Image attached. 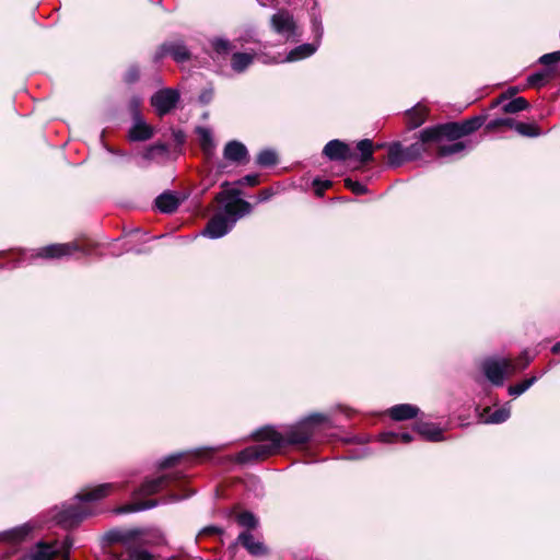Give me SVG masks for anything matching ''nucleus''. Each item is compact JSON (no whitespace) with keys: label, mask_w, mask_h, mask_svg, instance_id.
Listing matches in <instances>:
<instances>
[{"label":"nucleus","mask_w":560,"mask_h":560,"mask_svg":"<svg viewBox=\"0 0 560 560\" xmlns=\"http://www.w3.org/2000/svg\"><path fill=\"white\" fill-rule=\"evenodd\" d=\"M331 427L327 415L313 413L293 425L285 427L281 432L272 427L261 428L254 434L258 443L241 451L237 462L249 463L273 455L289 445H304Z\"/></svg>","instance_id":"1"},{"label":"nucleus","mask_w":560,"mask_h":560,"mask_svg":"<svg viewBox=\"0 0 560 560\" xmlns=\"http://www.w3.org/2000/svg\"><path fill=\"white\" fill-rule=\"evenodd\" d=\"M221 209L208 221L202 235L217 240L226 235L244 215L252 212V205L241 198V190L225 189L215 197Z\"/></svg>","instance_id":"2"},{"label":"nucleus","mask_w":560,"mask_h":560,"mask_svg":"<svg viewBox=\"0 0 560 560\" xmlns=\"http://www.w3.org/2000/svg\"><path fill=\"white\" fill-rule=\"evenodd\" d=\"M116 488L117 483L108 482L78 493L74 497L77 503H63L61 506L55 508L52 521L66 529L78 526L86 516L91 515V511L81 504L102 500Z\"/></svg>","instance_id":"3"},{"label":"nucleus","mask_w":560,"mask_h":560,"mask_svg":"<svg viewBox=\"0 0 560 560\" xmlns=\"http://www.w3.org/2000/svg\"><path fill=\"white\" fill-rule=\"evenodd\" d=\"M481 370L488 381L494 386H502L505 377L516 372L513 361L501 357L485 359L481 363Z\"/></svg>","instance_id":"4"},{"label":"nucleus","mask_w":560,"mask_h":560,"mask_svg":"<svg viewBox=\"0 0 560 560\" xmlns=\"http://www.w3.org/2000/svg\"><path fill=\"white\" fill-rule=\"evenodd\" d=\"M313 27H314V32H315V42L314 43H306V44H302L300 46H296L295 48H293L292 50L289 51V54L285 56L284 59L281 60L282 61H287V62H293V61H299V60H302V59H305L307 57H311L312 55H314L316 52V50L318 49L319 47V42H320V38L323 36V25H322V22L320 20H317V19H314L313 20ZM260 60L262 63H278L280 62V60H278L277 58H268L267 56H260Z\"/></svg>","instance_id":"5"},{"label":"nucleus","mask_w":560,"mask_h":560,"mask_svg":"<svg viewBox=\"0 0 560 560\" xmlns=\"http://www.w3.org/2000/svg\"><path fill=\"white\" fill-rule=\"evenodd\" d=\"M271 30L287 40L300 36L293 14L287 9H280L270 18Z\"/></svg>","instance_id":"6"},{"label":"nucleus","mask_w":560,"mask_h":560,"mask_svg":"<svg viewBox=\"0 0 560 560\" xmlns=\"http://www.w3.org/2000/svg\"><path fill=\"white\" fill-rule=\"evenodd\" d=\"M180 101V93L177 89L164 88L158 90L150 98V104L159 117L173 112Z\"/></svg>","instance_id":"7"},{"label":"nucleus","mask_w":560,"mask_h":560,"mask_svg":"<svg viewBox=\"0 0 560 560\" xmlns=\"http://www.w3.org/2000/svg\"><path fill=\"white\" fill-rule=\"evenodd\" d=\"M171 56L176 62H185L190 59L191 54L182 39L163 43L154 52L153 61L160 62L164 57Z\"/></svg>","instance_id":"8"},{"label":"nucleus","mask_w":560,"mask_h":560,"mask_svg":"<svg viewBox=\"0 0 560 560\" xmlns=\"http://www.w3.org/2000/svg\"><path fill=\"white\" fill-rule=\"evenodd\" d=\"M75 252H82L84 255L90 254V249L80 246L77 242L63 243V244H51L44 246L38 249L36 257L40 258H62L69 257Z\"/></svg>","instance_id":"9"},{"label":"nucleus","mask_w":560,"mask_h":560,"mask_svg":"<svg viewBox=\"0 0 560 560\" xmlns=\"http://www.w3.org/2000/svg\"><path fill=\"white\" fill-rule=\"evenodd\" d=\"M422 135L425 139H434L435 142L442 138L448 140H457L463 136L459 122H446L432 127L424 128Z\"/></svg>","instance_id":"10"},{"label":"nucleus","mask_w":560,"mask_h":560,"mask_svg":"<svg viewBox=\"0 0 560 560\" xmlns=\"http://www.w3.org/2000/svg\"><path fill=\"white\" fill-rule=\"evenodd\" d=\"M238 545H242L252 556H262L267 553V548L264 542L248 530L240 533L236 540L230 544L229 552L234 555Z\"/></svg>","instance_id":"11"},{"label":"nucleus","mask_w":560,"mask_h":560,"mask_svg":"<svg viewBox=\"0 0 560 560\" xmlns=\"http://www.w3.org/2000/svg\"><path fill=\"white\" fill-rule=\"evenodd\" d=\"M135 542L141 546L160 547L167 545V538L159 527L135 528Z\"/></svg>","instance_id":"12"},{"label":"nucleus","mask_w":560,"mask_h":560,"mask_svg":"<svg viewBox=\"0 0 560 560\" xmlns=\"http://www.w3.org/2000/svg\"><path fill=\"white\" fill-rule=\"evenodd\" d=\"M178 474L172 472L159 476L156 478L147 479L139 490L137 491L138 495H151L155 494L160 491H162L164 488H166L171 482L177 480Z\"/></svg>","instance_id":"13"},{"label":"nucleus","mask_w":560,"mask_h":560,"mask_svg":"<svg viewBox=\"0 0 560 560\" xmlns=\"http://www.w3.org/2000/svg\"><path fill=\"white\" fill-rule=\"evenodd\" d=\"M170 156L168 145L165 143H155L147 147L142 153L141 159L142 162L138 163L140 167H145L150 163H163L167 161Z\"/></svg>","instance_id":"14"},{"label":"nucleus","mask_w":560,"mask_h":560,"mask_svg":"<svg viewBox=\"0 0 560 560\" xmlns=\"http://www.w3.org/2000/svg\"><path fill=\"white\" fill-rule=\"evenodd\" d=\"M323 154L330 161H346L351 158L349 145L338 139L328 141L323 149Z\"/></svg>","instance_id":"15"},{"label":"nucleus","mask_w":560,"mask_h":560,"mask_svg":"<svg viewBox=\"0 0 560 560\" xmlns=\"http://www.w3.org/2000/svg\"><path fill=\"white\" fill-rule=\"evenodd\" d=\"M223 156L226 161L244 164L248 161V150L242 142L232 140L225 144Z\"/></svg>","instance_id":"16"},{"label":"nucleus","mask_w":560,"mask_h":560,"mask_svg":"<svg viewBox=\"0 0 560 560\" xmlns=\"http://www.w3.org/2000/svg\"><path fill=\"white\" fill-rule=\"evenodd\" d=\"M184 199L185 198H180L177 192L167 190L156 197L155 206L162 213H173L177 210Z\"/></svg>","instance_id":"17"},{"label":"nucleus","mask_w":560,"mask_h":560,"mask_svg":"<svg viewBox=\"0 0 560 560\" xmlns=\"http://www.w3.org/2000/svg\"><path fill=\"white\" fill-rule=\"evenodd\" d=\"M152 127H150L137 112L133 116V124L129 130V139L131 141H145L152 138Z\"/></svg>","instance_id":"18"},{"label":"nucleus","mask_w":560,"mask_h":560,"mask_svg":"<svg viewBox=\"0 0 560 560\" xmlns=\"http://www.w3.org/2000/svg\"><path fill=\"white\" fill-rule=\"evenodd\" d=\"M124 551L127 553L126 557L122 553H113V560H156L155 557L139 542L130 544Z\"/></svg>","instance_id":"19"},{"label":"nucleus","mask_w":560,"mask_h":560,"mask_svg":"<svg viewBox=\"0 0 560 560\" xmlns=\"http://www.w3.org/2000/svg\"><path fill=\"white\" fill-rule=\"evenodd\" d=\"M435 142L434 139H425L422 130L419 132V140L406 148L408 161L420 159L423 154L429 153L431 143Z\"/></svg>","instance_id":"20"},{"label":"nucleus","mask_w":560,"mask_h":560,"mask_svg":"<svg viewBox=\"0 0 560 560\" xmlns=\"http://www.w3.org/2000/svg\"><path fill=\"white\" fill-rule=\"evenodd\" d=\"M57 552L58 550L54 546L39 541L27 555L19 560H52Z\"/></svg>","instance_id":"21"},{"label":"nucleus","mask_w":560,"mask_h":560,"mask_svg":"<svg viewBox=\"0 0 560 560\" xmlns=\"http://www.w3.org/2000/svg\"><path fill=\"white\" fill-rule=\"evenodd\" d=\"M420 409L411 404H399L388 410L389 417L395 421L413 419L418 416Z\"/></svg>","instance_id":"22"},{"label":"nucleus","mask_w":560,"mask_h":560,"mask_svg":"<svg viewBox=\"0 0 560 560\" xmlns=\"http://www.w3.org/2000/svg\"><path fill=\"white\" fill-rule=\"evenodd\" d=\"M428 108L421 104H417L412 108L406 110V124L409 130L420 127L427 120Z\"/></svg>","instance_id":"23"},{"label":"nucleus","mask_w":560,"mask_h":560,"mask_svg":"<svg viewBox=\"0 0 560 560\" xmlns=\"http://www.w3.org/2000/svg\"><path fill=\"white\" fill-rule=\"evenodd\" d=\"M196 132L199 137V144L207 158H212L215 151V141L212 131L206 127H198Z\"/></svg>","instance_id":"24"},{"label":"nucleus","mask_w":560,"mask_h":560,"mask_svg":"<svg viewBox=\"0 0 560 560\" xmlns=\"http://www.w3.org/2000/svg\"><path fill=\"white\" fill-rule=\"evenodd\" d=\"M258 55L255 52H234L231 57V68L236 73H243L254 62Z\"/></svg>","instance_id":"25"},{"label":"nucleus","mask_w":560,"mask_h":560,"mask_svg":"<svg viewBox=\"0 0 560 560\" xmlns=\"http://www.w3.org/2000/svg\"><path fill=\"white\" fill-rule=\"evenodd\" d=\"M416 431L425 440L431 442H440L444 440V434L441 428L433 423L422 422L415 427Z\"/></svg>","instance_id":"26"},{"label":"nucleus","mask_w":560,"mask_h":560,"mask_svg":"<svg viewBox=\"0 0 560 560\" xmlns=\"http://www.w3.org/2000/svg\"><path fill=\"white\" fill-rule=\"evenodd\" d=\"M34 529V526L31 523H25L21 526L11 528L9 530H5L3 533H0V537L3 540H8L11 542H19L23 540L32 530Z\"/></svg>","instance_id":"27"},{"label":"nucleus","mask_w":560,"mask_h":560,"mask_svg":"<svg viewBox=\"0 0 560 560\" xmlns=\"http://www.w3.org/2000/svg\"><path fill=\"white\" fill-rule=\"evenodd\" d=\"M405 162H409L406 154V148H404L400 142H394L389 144L388 165L392 167H397Z\"/></svg>","instance_id":"28"},{"label":"nucleus","mask_w":560,"mask_h":560,"mask_svg":"<svg viewBox=\"0 0 560 560\" xmlns=\"http://www.w3.org/2000/svg\"><path fill=\"white\" fill-rule=\"evenodd\" d=\"M106 538L110 542H120L124 550L135 542V528L131 529H113L107 533Z\"/></svg>","instance_id":"29"},{"label":"nucleus","mask_w":560,"mask_h":560,"mask_svg":"<svg viewBox=\"0 0 560 560\" xmlns=\"http://www.w3.org/2000/svg\"><path fill=\"white\" fill-rule=\"evenodd\" d=\"M497 103L498 104L503 103L502 110L504 113H509V114H514V113L525 110L529 106L528 102L522 96L515 97L513 100H508L504 95H502L501 98H499L497 101Z\"/></svg>","instance_id":"30"},{"label":"nucleus","mask_w":560,"mask_h":560,"mask_svg":"<svg viewBox=\"0 0 560 560\" xmlns=\"http://www.w3.org/2000/svg\"><path fill=\"white\" fill-rule=\"evenodd\" d=\"M209 43L213 51L219 56H226L234 48L232 42L225 37L215 36Z\"/></svg>","instance_id":"31"},{"label":"nucleus","mask_w":560,"mask_h":560,"mask_svg":"<svg viewBox=\"0 0 560 560\" xmlns=\"http://www.w3.org/2000/svg\"><path fill=\"white\" fill-rule=\"evenodd\" d=\"M467 148H471L470 142L466 143L463 141H457L452 144L441 145L438 149V156L444 158V156L455 155V154L462 153Z\"/></svg>","instance_id":"32"},{"label":"nucleus","mask_w":560,"mask_h":560,"mask_svg":"<svg viewBox=\"0 0 560 560\" xmlns=\"http://www.w3.org/2000/svg\"><path fill=\"white\" fill-rule=\"evenodd\" d=\"M485 116H474L459 122L463 136H468L478 130L485 124Z\"/></svg>","instance_id":"33"},{"label":"nucleus","mask_w":560,"mask_h":560,"mask_svg":"<svg viewBox=\"0 0 560 560\" xmlns=\"http://www.w3.org/2000/svg\"><path fill=\"white\" fill-rule=\"evenodd\" d=\"M278 162L277 152L272 149H264L259 152L256 159L257 165L261 167H270Z\"/></svg>","instance_id":"34"},{"label":"nucleus","mask_w":560,"mask_h":560,"mask_svg":"<svg viewBox=\"0 0 560 560\" xmlns=\"http://www.w3.org/2000/svg\"><path fill=\"white\" fill-rule=\"evenodd\" d=\"M511 416V407L509 404H505L501 408L492 411L488 418L485 420L486 423H503L505 422Z\"/></svg>","instance_id":"35"},{"label":"nucleus","mask_w":560,"mask_h":560,"mask_svg":"<svg viewBox=\"0 0 560 560\" xmlns=\"http://www.w3.org/2000/svg\"><path fill=\"white\" fill-rule=\"evenodd\" d=\"M159 504L156 500H148L145 502H137L131 504H126L117 510L118 513H132L150 510L155 508Z\"/></svg>","instance_id":"36"},{"label":"nucleus","mask_w":560,"mask_h":560,"mask_svg":"<svg viewBox=\"0 0 560 560\" xmlns=\"http://www.w3.org/2000/svg\"><path fill=\"white\" fill-rule=\"evenodd\" d=\"M552 71V68H546L535 73H532L527 78V82L532 86L545 85L548 82L549 78L551 77Z\"/></svg>","instance_id":"37"},{"label":"nucleus","mask_w":560,"mask_h":560,"mask_svg":"<svg viewBox=\"0 0 560 560\" xmlns=\"http://www.w3.org/2000/svg\"><path fill=\"white\" fill-rule=\"evenodd\" d=\"M378 440L383 443H394L400 440L402 443H410L413 438L409 432L395 433V432H384L378 435Z\"/></svg>","instance_id":"38"},{"label":"nucleus","mask_w":560,"mask_h":560,"mask_svg":"<svg viewBox=\"0 0 560 560\" xmlns=\"http://www.w3.org/2000/svg\"><path fill=\"white\" fill-rule=\"evenodd\" d=\"M358 150L361 153L360 161L362 163H368L373 160V142L370 139L360 140L357 144Z\"/></svg>","instance_id":"39"},{"label":"nucleus","mask_w":560,"mask_h":560,"mask_svg":"<svg viewBox=\"0 0 560 560\" xmlns=\"http://www.w3.org/2000/svg\"><path fill=\"white\" fill-rule=\"evenodd\" d=\"M236 522L240 526L244 528V530L250 532V529H254L258 525L257 517L248 511L242 512L237 515Z\"/></svg>","instance_id":"40"},{"label":"nucleus","mask_w":560,"mask_h":560,"mask_svg":"<svg viewBox=\"0 0 560 560\" xmlns=\"http://www.w3.org/2000/svg\"><path fill=\"white\" fill-rule=\"evenodd\" d=\"M537 380H538L537 376H532L529 378L524 380L523 382H521L518 384L509 386V388H508L509 395L514 396V397L522 395L528 388H530L537 382Z\"/></svg>","instance_id":"41"},{"label":"nucleus","mask_w":560,"mask_h":560,"mask_svg":"<svg viewBox=\"0 0 560 560\" xmlns=\"http://www.w3.org/2000/svg\"><path fill=\"white\" fill-rule=\"evenodd\" d=\"M517 133L525 137L535 138L540 136L539 128L534 124L516 122L515 128Z\"/></svg>","instance_id":"42"},{"label":"nucleus","mask_w":560,"mask_h":560,"mask_svg":"<svg viewBox=\"0 0 560 560\" xmlns=\"http://www.w3.org/2000/svg\"><path fill=\"white\" fill-rule=\"evenodd\" d=\"M345 185L348 189H350L355 195H363L368 191L365 185L358 180H352L351 178L345 179Z\"/></svg>","instance_id":"43"},{"label":"nucleus","mask_w":560,"mask_h":560,"mask_svg":"<svg viewBox=\"0 0 560 560\" xmlns=\"http://www.w3.org/2000/svg\"><path fill=\"white\" fill-rule=\"evenodd\" d=\"M538 61L547 68H550V66H553L560 61V50L545 54L539 58Z\"/></svg>","instance_id":"44"},{"label":"nucleus","mask_w":560,"mask_h":560,"mask_svg":"<svg viewBox=\"0 0 560 560\" xmlns=\"http://www.w3.org/2000/svg\"><path fill=\"white\" fill-rule=\"evenodd\" d=\"M532 360H533V357H530L528 351L525 350L521 353V355L516 359V361L513 362V364L515 365L516 371H523L529 365Z\"/></svg>","instance_id":"45"},{"label":"nucleus","mask_w":560,"mask_h":560,"mask_svg":"<svg viewBox=\"0 0 560 560\" xmlns=\"http://www.w3.org/2000/svg\"><path fill=\"white\" fill-rule=\"evenodd\" d=\"M140 78V69L138 66L132 65L130 66L124 77V80L126 83L131 84L139 80Z\"/></svg>","instance_id":"46"},{"label":"nucleus","mask_w":560,"mask_h":560,"mask_svg":"<svg viewBox=\"0 0 560 560\" xmlns=\"http://www.w3.org/2000/svg\"><path fill=\"white\" fill-rule=\"evenodd\" d=\"M240 186H256L259 184V175L258 174H248L244 177L240 178L236 183Z\"/></svg>","instance_id":"47"},{"label":"nucleus","mask_w":560,"mask_h":560,"mask_svg":"<svg viewBox=\"0 0 560 560\" xmlns=\"http://www.w3.org/2000/svg\"><path fill=\"white\" fill-rule=\"evenodd\" d=\"M313 186L315 188L316 194L318 196H322L324 190L328 189L331 186V182L330 180H322L319 178H314Z\"/></svg>","instance_id":"48"},{"label":"nucleus","mask_w":560,"mask_h":560,"mask_svg":"<svg viewBox=\"0 0 560 560\" xmlns=\"http://www.w3.org/2000/svg\"><path fill=\"white\" fill-rule=\"evenodd\" d=\"M213 95H214V90L213 88H207L205 90L201 91V93L199 94V102L201 104H209L212 98H213Z\"/></svg>","instance_id":"49"},{"label":"nucleus","mask_w":560,"mask_h":560,"mask_svg":"<svg viewBox=\"0 0 560 560\" xmlns=\"http://www.w3.org/2000/svg\"><path fill=\"white\" fill-rule=\"evenodd\" d=\"M222 534H223V529L221 527H219V526H215V525L206 526L199 533L200 536L222 535Z\"/></svg>","instance_id":"50"},{"label":"nucleus","mask_w":560,"mask_h":560,"mask_svg":"<svg viewBox=\"0 0 560 560\" xmlns=\"http://www.w3.org/2000/svg\"><path fill=\"white\" fill-rule=\"evenodd\" d=\"M180 456L182 454H175L163 458L159 464L160 468H166L174 465Z\"/></svg>","instance_id":"51"},{"label":"nucleus","mask_w":560,"mask_h":560,"mask_svg":"<svg viewBox=\"0 0 560 560\" xmlns=\"http://www.w3.org/2000/svg\"><path fill=\"white\" fill-rule=\"evenodd\" d=\"M73 541L70 537H66L61 544V551H63L65 558L68 560L69 550L72 548Z\"/></svg>","instance_id":"52"},{"label":"nucleus","mask_w":560,"mask_h":560,"mask_svg":"<svg viewBox=\"0 0 560 560\" xmlns=\"http://www.w3.org/2000/svg\"><path fill=\"white\" fill-rule=\"evenodd\" d=\"M272 195H273V192L271 189H269V188L262 189L258 195V201L265 202V201L269 200Z\"/></svg>","instance_id":"53"},{"label":"nucleus","mask_w":560,"mask_h":560,"mask_svg":"<svg viewBox=\"0 0 560 560\" xmlns=\"http://www.w3.org/2000/svg\"><path fill=\"white\" fill-rule=\"evenodd\" d=\"M499 122H501V127L504 126V127L514 129L517 121H515V119L510 118V117H503V118H500Z\"/></svg>","instance_id":"54"},{"label":"nucleus","mask_w":560,"mask_h":560,"mask_svg":"<svg viewBox=\"0 0 560 560\" xmlns=\"http://www.w3.org/2000/svg\"><path fill=\"white\" fill-rule=\"evenodd\" d=\"M500 118H494L487 124L488 130H494L501 127Z\"/></svg>","instance_id":"55"},{"label":"nucleus","mask_w":560,"mask_h":560,"mask_svg":"<svg viewBox=\"0 0 560 560\" xmlns=\"http://www.w3.org/2000/svg\"><path fill=\"white\" fill-rule=\"evenodd\" d=\"M174 138L178 143H183L185 140V135L183 131L178 130L174 132Z\"/></svg>","instance_id":"56"},{"label":"nucleus","mask_w":560,"mask_h":560,"mask_svg":"<svg viewBox=\"0 0 560 560\" xmlns=\"http://www.w3.org/2000/svg\"><path fill=\"white\" fill-rule=\"evenodd\" d=\"M552 353L560 354V341L556 342L551 348Z\"/></svg>","instance_id":"57"},{"label":"nucleus","mask_w":560,"mask_h":560,"mask_svg":"<svg viewBox=\"0 0 560 560\" xmlns=\"http://www.w3.org/2000/svg\"><path fill=\"white\" fill-rule=\"evenodd\" d=\"M257 2H258V4H259L260 7H264V8H266V7H268V5H269L268 0H257Z\"/></svg>","instance_id":"58"},{"label":"nucleus","mask_w":560,"mask_h":560,"mask_svg":"<svg viewBox=\"0 0 560 560\" xmlns=\"http://www.w3.org/2000/svg\"><path fill=\"white\" fill-rule=\"evenodd\" d=\"M107 151H108V152H110V153H114V154L125 155V153H124V152H121V151H119V150L115 151V150H113V149H110V148H107Z\"/></svg>","instance_id":"59"},{"label":"nucleus","mask_w":560,"mask_h":560,"mask_svg":"<svg viewBox=\"0 0 560 560\" xmlns=\"http://www.w3.org/2000/svg\"><path fill=\"white\" fill-rule=\"evenodd\" d=\"M219 447H211V448H206V450H198V454H201L202 452H206V451H211V452H215L218 451Z\"/></svg>","instance_id":"60"},{"label":"nucleus","mask_w":560,"mask_h":560,"mask_svg":"<svg viewBox=\"0 0 560 560\" xmlns=\"http://www.w3.org/2000/svg\"><path fill=\"white\" fill-rule=\"evenodd\" d=\"M131 103H132V105H135L137 107L140 104V98L139 97H133Z\"/></svg>","instance_id":"61"},{"label":"nucleus","mask_w":560,"mask_h":560,"mask_svg":"<svg viewBox=\"0 0 560 560\" xmlns=\"http://www.w3.org/2000/svg\"><path fill=\"white\" fill-rule=\"evenodd\" d=\"M182 499H183V497H179V495H173L172 497V501H179Z\"/></svg>","instance_id":"62"},{"label":"nucleus","mask_w":560,"mask_h":560,"mask_svg":"<svg viewBox=\"0 0 560 560\" xmlns=\"http://www.w3.org/2000/svg\"><path fill=\"white\" fill-rule=\"evenodd\" d=\"M224 167H225V166H224V164H219V165H218V170H219L220 172H223Z\"/></svg>","instance_id":"63"},{"label":"nucleus","mask_w":560,"mask_h":560,"mask_svg":"<svg viewBox=\"0 0 560 560\" xmlns=\"http://www.w3.org/2000/svg\"><path fill=\"white\" fill-rule=\"evenodd\" d=\"M384 147H385V144H384V143H380V144H376L375 149H382V148H384Z\"/></svg>","instance_id":"64"}]
</instances>
